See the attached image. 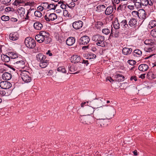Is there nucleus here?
Wrapping results in <instances>:
<instances>
[{"label":"nucleus","instance_id":"obj_8","mask_svg":"<svg viewBox=\"0 0 156 156\" xmlns=\"http://www.w3.org/2000/svg\"><path fill=\"white\" fill-rule=\"evenodd\" d=\"M90 40L88 36L85 35L82 36L79 40L78 43L80 44H87L89 42Z\"/></svg>","mask_w":156,"mask_h":156},{"label":"nucleus","instance_id":"obj_29","mask_svg":"<svg viewBox=\"0 0 156 156\" xmlns=\"http://www.w3.org/2000/svg\"><path fill=\"white\" fill-rule=\"evenodd\" d=\"M48 63V61L47 60H44L40 63V66L42 68H44L46 67Z\"/></svg>","mask_w":156,"mask_h":156},{"label":"nucleus","instance_id":"obj_51","mask_svg":"<svg viewBox=\"0 0 156 156\" xmlns=\"http://www.w3.org/2000/svg\"><path fill=\"white\" fill-rule=\"evenodd\" d=\"M11 0H1L3 4L7 5L10 2Z\"/></svg>","mask_w":156,"mask_h":156},{"label":"nucleus","instance_id":"obj_4","mask_svg":"<svg viewBox=\"0 0 156 156\" xmlns=\"http://www.w3.org/2000/svg\"><path fill=\"white\" fill-rule=\"evenodd\" d=\"M89 105H92L94 107H102L105 108L106 109V112L110 111V109H108L107 107L104 106H101L103 105L102 101L100 98L94 99V100H92L91 101H89Z\"/></svg>","mask_w":156,"mask_h":156},{"label":"nucleus","instance_id":"obj_61","mask_svg":"<svg viewBox=\"0 0 156 156\" xmlns=\"http://www.w3.org/2000/svg\"><path fill=\"white\" fill-rule=\"evenodd\" d=\"M89 49L91 50L92 51H95L96 50V48L94 47H91L90 46V47H89Z\"/></svg>","mask_w":156,"mask_h":156},{"label":"nucleus","instance_id":"obj_22","mask_svg":"<svg viewBox=\"0 0 156 156\" xmlns=\"http://www.w3.org/2000/svg\"><path fill=\"white\" fill-rule=\"evenodd\" d=\"M12 78L11 74L8 72H5L2 75V78L5 80H9Z\"/></svg>","mask_w":156,"mask_h":156},{"label":"nucleus","instance_id":"obj_37","mask_svg":"<svg viewBox=\"0 0 156 156\" xmlns=\"http://www.w3.org/2000/svg\"><path fill=\"white\" fill-rule=\"evenodd\" d=\"M156 26V21L155 20H152L150 21L148 27L150 28H153Z\"/></svg>","mask_w":156,"mask_h":156},{"label":"nucleus","instance_id":"obj_25","mask_svg":"<svg viewBox=\"0 0 156 156\" xmlns=\"http://www.w3.org/2000/svg\"><path fill=\"white\" fill-rule=\"evenodd\" d=\"M36 58L37 61L41 62L45 59L46 56L41 53H39L37 55Z\"/></svg>","mask_w":156,"mask_h":156},{"label":"nucleus","instance_id":"obj_12","mask_svg":"<svg viewBox=\"0 0 156 156\" xmlns=\"http://www.w3.org/2000/svg\"><path fill=\"white\" fill-rule=\"evenodd\" d=\"M138 16L141 19H144L146 18L147 14L144 10L143 9H140L138 10Z\"/></svg>","mask_w":156,"mask_h":156},{"label":"nucleus","instance_id":"obj_45","mask_svg":"<svg viewBox=\"0 0 156 156\" xmlns=\"http://www.w3.org/2000/svg\"><path fill=\"white\" fill-rule=\"evenodd\" d=\"M100 36L99 34H95L93 35L92 37V40L96 42Z\"/></svg>","mask_w":156,"mask_h":156},{"label":"nucleus","instance_id":"obj_55","mask_svg":"<svg viewBox=\"0 0 156 156\" xmlns=\"http://www.w3.org/2000/svg\"><path fill=\"white\" fill-rule=\"evenodd\" d=\"M147 1L148 2V5H153L154 2V0H147Z\"/></svg>","mask_w":156,"mask_h":156},{"label":"nucleus","instance_id":"obj_5","mask_svg":"<svg viewBox=\"0 0 156 156\" xmlns=\"http://www.w3.org/2000/svg\"><path fill=\"white\" fill-rule=\"evenodd\" d=\"M48 36V33L46 31H41L39 34H37L35 36L36 40L38 43H41L44 41L45 37Z\"/></svg>","mask_w":156,"mask_h":156},{"label":"nucleus","instance_id":"obj_35","mask_svg":"<svg viewBox=\"0 0 156 156\" xmlns=\"http://www.w3.org/2000/svg\"><path fill=\"white\" fill-rule=\"evenodd\" d=\"M106 6L104 5H99L97 7V11L98 12H101L104 10L103 9H105Z\"/></svg>","mask_w":156,"mask_h":156},{"label":"nucleus","instance_id":"obj_56","mask_svg":"<svg viewBox=\"0 0 156 156\" xmlns=\"http://www.w3.org/2000/svg\"><path fill=\"white\" fill-rule=\"evenodd\" d=\"M44 9V7L41 6H39L37 8V10L38 11H39L41 12V11H42Z\"/></svg>","mask_w":156,"mask_h":156},{"label":"nucleus","instance_id":"obj_21","mask_svg":"<svg viewBox=\"0 0 156 156\" xmlns=\"http://www.w3.org/2000/svg\"><path fill=\"white\" fill-rule=\"evenodd\" d=\"M43 4L48 5V9H49L50 10H55L56 7L58 5L57 4H55L54 3H51L48 4V3H43ZM43 6H44V5H43Z\"/></svg>","mask_w":156,"mask_h":156},{"label":"nucleus","instance_id":"obj_17","mask_svg":"<svg viewBox=\"0 0 156 156\" xmlns=\"http://www.w3.org/2000/svg\"><path fill=\"white\" fill-rule=\"evenodd\" d=\"M114 7L112 6H109L108 7L105 12V14L106 15H109L111 14L114 11Z\"/></svg>","mask_w":156,"mask_h":156},{"label":"nucleus","instance_id":"obj_23","mask_svg":"<svg viewBox=\"0 0 156 156\" xmlns=\"http://www.w3.org/2000/svg\"><path fill=\"white\" fill-rule=\"evenodd\" d=\"M148 66L146 64H141L138 67L140 71L142 72L146 71L148 69Z\"/></svg>","mask_w":156,"mask_h":156},{"label":"nucleus","instance_id":"obj_64","mask_svg":"<svg viewBox=\"0 0 156 156\" xmlns=\"http://www.w3.org/2000/svg\"><path fill=\"white\" fill-rule=\"evenodd\" d=\"M114 2L116 4H118L119 3L120 4V2L121 1V0H114Z\"/></svg>","mask_w":156,"mask_h":156},{"label":"nucleus","instance_id":"obj_59","mask_svg":"<svg viewBox=\"0 0 156 156\" xmlns=\"http://www.w3.org/2000/svg\"><path fill=\"white\" fill-rule=\"evenodd\" d=\"M8 95V93H6V91L5 90H3L2 96H7Z\"/></svg>","mask_w":156,"mask_h":156},{"label":"nucleus","instance_id":"obj_18","mask_svg":"<svg viewBox=\"0 0 156 156\" xmlns=\"http://www.w3.org/2000/svg\"><path fill=\"white\" fill-rule=\"evenodd\" d=\"M75 38L73 37H70L67 39L66 44L68 46L72 45L75 42Z\"/></svg>","mask_w":156,"mask_h":156},{"label":"nucleus","instance_id":"obj_39","mask_svg":"<svg viewBox=\"0 0 156 156\" xmlns=\"http://www.w3.org/2000/svg\"><path fill=\"white\" fill-rule=\"evenodd\" d=\"M134 4L135 7L137 9L141 8L142 5V4H141V2H140V0H138V2H135Z\"/></svg>","mask_w":156,"mask_h":156},{"label":"nucleus","instance_id":"obj_41","mask_svg":"<svg viewBox=\"0 0 156 156\" xmlns=\"http://www.w3.org/2000/svg\"><path fill=\"white\" fill-rule=\"evenodd\" d=\"M34 15L38 17H41L42 16V13L38 11H35L34 13Z\"/></svg>","mask_w":156,"mask_h":156},{"label":"nucleus","instance_id":"obj_34","mask_svg":"<svg viewBox=\"0 0 156 156\" xmlns=\"http://www.w3.org/2000/svg\"><path fill=\"white\" fill-rule=\"evenodd\" d=\"M116 19H117V21H116V20H115L113 24V26L115 29H118L120 28V25L117 19V18Z\"/></svg>","mask_w":156,"mask_h":156},{"label":"nucleus","instance_id":"obj_1","mask_svg":"<svg viewBox=\"0 0 156 156\" xmlns=\"http://www.w3.org/2000/svg\"><path fill=\"white\" fill-rule=\"evenodd\" d=\"M103 111H101L100 112V117L99 118L95 117L97 119L96 124L97 126L99 128L105 127L107 126L108 122L106 119H110L114 116V109L112 108L110 111L106 112V109L103 108Z\"/></svg>","mask_w":156,"mask_h":156},{"label":"nucleus","instance_id":"obj_9","mask_svg":"<svg viewBox=\"0 0 156 156\" xmlns=\"http://www.w3.org/2000/svg\"><path fill=\"white\" fill-rule=\"evenodd\" d=\"M44 19L47 21H53L57 18V15L54 13H51L48 15L47 14L44 17Z\"/></svg>","mask_w":156,"mask_h":156},{"label":"nucleus","instance_id":"obj_31","mask_svg":"<svg viewBox=\"0 0 156 156\" xmlns=\"http://www.w3.org/2000/svg\"><path fill=\"white\" fill-rule=\"evenodd\" d=\"M134 56L139 57L140 56L142 55V51L141 50L139 49H136L134 51Z\"/></svg>","mask_w":156,"mask_h":156},{"label":"nucleus","instance_id":"obj_33","mask_svg":"<svg viewBox=\"0 0 156 156\" xmlns=\"http://www.w3.org/2000/svg\"><path fill=\"white\" fill-rule=\"evenodd\" d=\"M148 79L152 80L156 77V75H154L152 72H150L147 74Z\"/></svg>","mask_w":156,"mask_h":156},{"label":"nucleus","instance_id":"obj_6","mask_svg":"<svg viewBox=\"0 0 156 156\" xmlns=\"http://www.w3.org/2000/svg\"><path fill=\"white\" fill-rule=\"evenodd\" d=\"M25 43L26 46L30 48H33L36 45L35 40L30 37H27L25 39Z\"/></svg>","mask_w":156,"mask_h":156},{"label":"nucleus","instance_id":"obj_19","mask_svg":"<svg viewBox=\"0 0 156 156\" xmlns=\"http://www.w3.org/2000/svg\"><path fill=\"white\" fill-rule=\"evenodd\" d=\"M80 58L77 55H75L72 56L70 60L71 62L73 63H78L80 60Z\"/></svg>","mask_w":156,"mask_h":156},{"label":"nucleus","instance_id":"obj_13","mask_svg":"<svg viewBox=\"0 0 156 156\" xmlns=\"http://www.w3.org/2000/svg\"><path fill=\"white\" fill-rule=\"evenodd\" d=\"M91 118L87 116H83L80 118V122L84 124H89L91 123Z\"/></svg>","mask_w":156,"mask_h":156},{"label":"nucleus","instance_id":"obj_3","mask_svg":"<svg viewBox=\"0 0 156 156\" xmlns=\"http://www.w3.org/2000/svg\"><path fill=\"white\" fill-rule=\"evenodd\" d=\"M144 44L149 46L148 48H146L147 52H150L154 50L156 48V42L154 40L148 39L146 40L144 42Z\"/></svg>","mask_w":156,"mask_h":156},{"label":"nucleus","instance_id":"obj_24","mask_svg":"<svg viewBox=\"0 0 156 156\" xmlns=\"http://www.w3.org/2000/svg\"><path fill=\"white\" fill-rule=\"evenodd\" d=\"M137 22L136 19L132 18L129 20V25L131 27H135L136 26Z\"/></svg>","mask_w":156,"mask_h":156},{"label":"nucleus","instance_id":"obj_36","mask_svg":"<svg viewBox=\"0 0 156 156\" xmlns=\"http://www.w3.org/2000/svg\"><path fill=\"white\" fill-rule=\"evenodd\" d=\"M86 56L87 57L86 58L89 59H93L96 57V55L95 54L92 53L87 54V55H86Z\"/></svg>","mask_w":156,"mask_h":156},{"label":"nucleus","instance_id":"obj_32","mask_svg":"<svg viewBox=\"0 0 156 156\" xmlns=\"http://www.w3.org/2000/svg\"><path fill=\"white\" fill-rule=\"evenodd\" d=\"M8 55L11 59H15L18 58V55L13 52L9 53Z\"/></svg>","mask_w":156,"mask_h":156},{"label":"nucleus","instance_id":"obj_30","mask_svg":"<svg viewBox=\"0 0 156 156\" xmlns=\"http://www.w3.org/2000/svg\"><path fill=\"white\" fill-rule=\"evenodd\" d=\"M18 12L20 17H22L24 16L25 13V9L23 7H21L18 10Z\"/></svg>","mask_w":156,"mask_h":156},{"label":"nucleus","instance_id":"obj_43","mask_svg":"<svg viewBox=\"0 0 156 156\" xmlns=\"http://www.w3.org/2000/svg\"><path fill=\"white\" fill-rule=\"evenodd\" d=\"M126 7V6L120 4V5L117 8V10L118 11L119 10L122 11Z\"/></svg>","mask_w":156,"mask_h":156},{"label":"nucleus","instance_id":"obj_15","mask_svg":"<svg viewBox=\"0 0 156 156\" xmlns=\"http://www.w3.org/2000/svg\"><path fill=\"white\" fill-rule=\"evenodd\" d=\"M19 37V35L17 32L11 33L10 34L9 37L10 40L15 41L17 40Z\"/></svg>","mask_w":156,"mask_h":156},{"label":"nucleus","instance_id":"obj_62","mask_svg":"<svg viewBox=\"0 0 156 156\" xmlns=\"http://www.w3.org/2000/svg\"><path fill=\"white\" fill-rule=\"evenodd\" d=\"M128 8L131 10H133L134 9V6L133 5H128Z\"/></svg>","mask_w":156,"mask_h":156},{"label":"nucleus","instance_id":"obj_11","mask_svg":"<svg viewBox=\"0 0 156 156\" xmlns=\"http://www.w3.org/2000/svg\"><path fill=\"white\" fill-rule=\"evenodd\" d=\"M83 25V22L80 20L76 21L73 24V27L76 30L81 28Z\"/></svg>","mask_w":156,"mask_h":156},{"label":"nucleus","instance_id":"obj_27","mask_svg":"<svg viewBox=\"0 0 156 156\" xmlns=\"http://www.w3.org/2000/svg\"><path fill=\"white\" fill-rule=\"evenodd\" d=\"M1 58L2 61L6 62H9L10 60V57L7 55L4 54L1 55Z\"/></svg>","mask_w":156,"mask_h":156},{"label":"nucleus","instance_id":"obj_26","mask_svg":"<svg viewBox=\"0 0 156 156\" xmlns=\"http://www.w3.org/2000/svg\"><path fill=\"white\" fill-rule=\"evenodd\" d=\"M34 27L36 30H41L43 27V25L39 22H36L34 23Z\"/></svg>","mask_w":156,"mask_h":156},{"label":"nucleus","instance_id":"obj_7","mask_svg":"<svg viewBox=\"0 0 156 156\" xmlns=\"http://www.w3.org/2000/svg\"><path fill=\"white\" fill-rule=\"evenodd\" d=\"M23 80L25 83H28L31 81V77L30 73L26 70L23 71L20 74Z\"/></svg>","mask_w":156,"mask_h":156},{"label":"nucleus","instance_id":"obj_14","mask_svg":"<svg viewBox=\"0 0 156 156\" xmlns=\"http://www.w3.org/2000/svg\"><path fill=\"white\" fill-rule=\"evenodd\" d=\"M25 63L23 60H19L14 63V65L18 68H23L25 66Z\"/></svg>","mask_w":156,"mask_h":156},{"label":"nucleus","instance_id":"obj_49","mask_svg":"<svg viewBox=\"0 0 156 156\" xmlns=\"http://www.w3.org/2000/svg\"><path fill=\"white\" fill-rule=\"evenodd\" d=\"M151 34L153 37H156V29L152 30L151 31Z\"/></svg>","mask_w":156,"mask_h":156},{"label":"nucleus","instance_id":"obj_38","mask_svg":"<svg viewBox=\"0 0 156 156\" xmlns=\"http://www.w3.org/2000/svg\"><path fill=\"white\" fill-rule=\"evenodd\" d=\"M127 21L125 20H122L120 23L121 26L124 28H127L128 25L127 24Z\"/></svg>","mask_w":156,"mask_h":156},{"label":"nucleus","instance_id":"obj_53","mask_svg":"<svg viewBox=\"0 0 156 156\" xmlns=\"http://www.w3.org/2000/svg\"><path fill=\"white\" fill-rule=\"evenodd\" d=\"M149 57H151V60L153 59H154V58L155 59V62H154V64L153 63L152 64H153L154 65V66H156V55L155 54H154V55H151V56H150Z\"/></svg>","mask_w":156,"mask_h":156},{"label":"nucleus","instance_id":"obj_60","mask_svg":"<svg viewBox=\"0 0 156 156\" xmlns=\"http://www.w3.org/2000/svg\"><path fill=\"white\" fill-rule=\"evenodd\" d=\"M109 80L110 82H112L114 81V80L110 77H108L106 79V81Z\"/></svg>","mask_w":156,"mask_h":156},{"label":"nucleus","instance_id":"obj_2","mask_svg":"<svg viewBox=\"0 0 156 156\" xmlns=\"http://www.w3.org/2000/svg\"><path fill=\"white\" fill-rule=\"evenodd\" d=\"M90 103L89 101L87 102H83L81 104V107H83V111L86 115H90L93 114L95 117L98 118L100 117L99 112L101 111H103L104 107H92L91 106H89L88 104Z\"/></svg>","mask_w":156,"mask_h":156},{"label":"nucleus","instance_id":"obj_16","mask_svg":"<svg viewBox=\"0 0 156 156\" xmlns=\"http://www.w3.org/2000/svg\"><path fill=\"white\" fill-rule=\"evenodd\" d=\"M105 37H104L102 38H101L100 40L96 43V45L102 47H105L106 45V42L105 41Z\"/></svg>","mask_w":156,"mask_h":156},{"label":"nucleus","instance_id":"obj_50","mask_svg":"<svg viewBox=\"0 0 156 156\" xmlns=\"http://www.w3.org/2000/svg\"><path fill=\"white\" fill-rule=\"evenodd\" d=\"M128 63L130 65L133 66L136 64V62L135 61L133 60H129L128 61Z\"/></svg>","mask_w":156,"mask_h":156},{"label":"nucleus","instance_id":"obj_42","mask_svg":"<svg viewBox=\"0 0 156 156\" xmlns=\"http://www.w3.org/2000/svg\"><path fill=\"white\" fill-rule=\"evenodd\" d=\"M49 34L48 33V36L47 37H45L44 41L45 43L48 44L50 43L51 41V38L49 37Z\"/></svg>","mask_w":156,"mask_h":156},{"label":"nucleus","instance_id":"obj_52","mask_svg":"<svg viewBox=\"0 0 156 156\" xmlns=\"http://www.w3.org/2000/svg\"><path fill=\"white\" fill-rule=\"evenodd\" d=\"M23 2V0H16L14 3L15 5L17 6L19 4L22 3Z\"/></svg>","mask_w":156,"mask_h":156},{"label":"nucleus","instance_id":"obj_63","mask_svg":"<svg viewBox=\"0 0 156 156\" xmlns=\"http://www.w3.org/2000/svg\"><path fill=\"white\" fill-rule=\"evenodd\" d=\"M117 77H122L123 80H124V79L125 78L124 76L121 74H118L117 75Z\"/></svg>","mask_w":156,"mask_h":156},{"label":"nucleus","instance_id":"obj_10","mask_svg":"<svg viewBox=\"0 0 156 156\" xmlns=\"http://www.w3.org/2000/svg\"><path fill=\"white\" fill-rule=\"evenodd\" d=\"M12 86V84L9 82L2 81L0 83V87L3 89H9Z\"/></svg>","mask_w":156,"mask_h":156},{"label":"nucleus","instance_id":"obj_58","mask_svg":"<svg viewBox=\"0 0 156 156\" xmlns=\"http://www.w3.org/2000/svg\"><path fill=\"white\" fill-rule=\"evenodd\" d=\"M130 80H134L135 81H136L137 80L136 77V76H131L130 78Z\"/></svg>","mask_w":156,"mask_h":156},{"label":"nucleus","instance_id":"obj_44","mask_svg":"<svg viewBox=\"0 0 156 156\" xmlns=\"http://www.w3.org/2000/svg\"><path fill=\"white\" fill-rule=\"evenodd\" d=\"M69 70L71 72H74L77 69L76 66H74L73 65L70 66V67L69 66Z\"/></svg>","mask_w":156,"mask_h":156},{"label":"nucleus","instance_id":"obj_54","mask_svg":"<svg viewBox=\"0 0 156 156\" xmlns=\"http://www.w3.org/2000/svg\"><path fill=\"white\" fill-rule=\"evenodd\" d=\"M128 1V0H122L121 2H120V4L126 6Z\"/></svg>","mask_w":156,"mask_h":156},{"label":"nucleus","instance_id":"obj_57","mask_svg":"<svg viewBox=\"0 0 156 156\" xmlns=\"http://www.w3.org/2000/svg\"><path fill=\"white\" fill-rule=\"evenodd\" d=\"M60 6L62 9H65L66 7V5L62 2V4L60 5Z\"/></svg>","mask_w":156,"mask_h":156},{"label":"nucleus","instance_id":"obj_47","mask_svg":"<svg viewBox=\"0 0 156 156\" xmlns=\"http://www.w3.org/2000/svg\"><path fill=\"white\" fill-rule=\"evenodd\" d=\"M102 32L103 34L107 35L109 34L110 33V30L108 28H105L102 30Z\"/></svg>","mask_w":156,"mask_h":156},{"label":"nucleus","instance_id":"obj_48","mask_svg":"<svg viewBox=\"0 0 156 156\" xmlns=\"http://www.w3.org/2000/svg\"><path fill=\"white\" fill-rule=\"evenodd\" d=\"M1 20L3 21H7L9 19V17L8 16L3 15L1 17Z\"/></svg>","mask_w":156,"mask_h":156},{"label":"nucleus","instance_id":"obj_28","mask_svg":"<svg viewBox=\"0 0 156 156\" xmlns=\"http://www.w3.org/2000/svg\"><path fill=\"white\" fill-rule=\"evenodd\" d=\"M104 25V23L101 21H98L95 24V28L98 29L100 30L101 28Z\"/></svg>","mask_w":156,"mask_h":156},{"label":"nucleus","instance_id":"obj_40","mask_svg":"<svg viewBox=\"0 0 156 156\" xmlns=\"http://www.w3.org/2000/svg\"><path fill=\"white\" fill-rule=\"evenodd\" d=\"M57 70L58 71L61 72L62 73H66V70L65 69L64 67L63 66L59 67L57 69Z\"/></svg>","mask_w":156,"mask_h":156},{"label":"nucleus","instance_id":"obj_20","mask_svg":"<svg viewBox=\"0 0 156 156\" xmlns=\"http://www.w3.org/2000/svg\"><path fill=\"white\" fill-rule=\"evenodd\" d=\"M132 51V48L125 47L123 48L122 53L124 55H127L130 54Z\"/></svg>","mask_w":156,"mask_h":156},{"label":"nucleus","instance_id":"obj_46","mask_svg":"<svg viewBox=\"0 0 156 156\" xmlns=\"http://www.w3.org/2000/svg\"><path fill=\"white\" fill-rule=\"evenodd\" d=\"M140 0V2H141V4L143 6H146L148 4V2L147 1V0Z\"/></svg>","mask_w":156,"mask_h":156}]
</instances>
